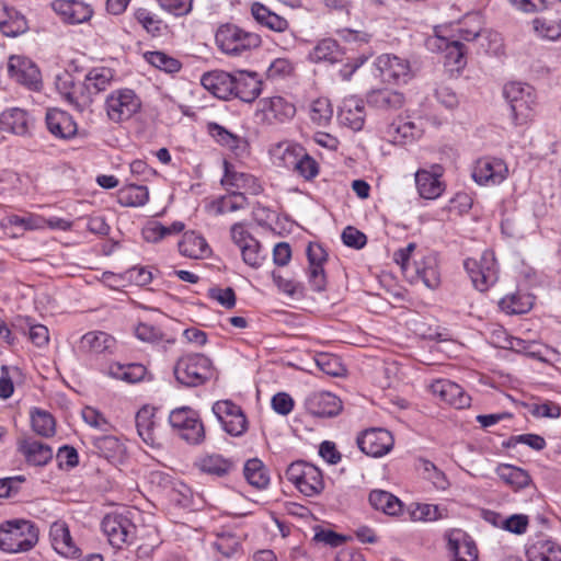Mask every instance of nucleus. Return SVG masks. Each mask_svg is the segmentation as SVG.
<instances>
[{"mask_svg":"<svg viewBox=\"0 0 561 561\" xmlns=\"http://www.w3.org/2000/svg\"><path fill=\"white\" fill-rule=\"evenodd\" d=\"M8 72L16 82L28 88L37 89L41 83V72L37 66L26 57L11 56Z\"/></svg>","mask_w":561,"mask_h":561,"instance_id":"nucleus-14","label":"nucleus"},{"mask_svg":"<svg viewBox=\"0 0 561 561\" xmlns=\"http://www.w3.org/2000/svg\"><path fill=\"white\" fill-rule=\"evenodd\" d=\"M78 83L75 81L73 76L68 71H62L56 76L55 87L60 96L67 101Z\"/></svg>","mask_w":561,"mask_h":561,"instance_id":"nucleus-64","label":"nucleus"},{"mask_svg":"<svg viewBox=\"0 0 561 561\" xmlns=\"http://www.w3.org/2000/svg\"><path fill=\"white\" fill-rule=\"evenodd\" d=\"M221 183L226 186L243 190L244 195L247 193L256 195L261 192V185L253 175L230 170L227 161H225V175Z\"/></svg>","mask_w":561,"mask_h":561,"instance_id":"nucleus-29","label":"nucleus"},{"mask_svg":"<svg viewBox=\"0 0 561 561\" xmlns=\"http://www.w3.org/2000/svg\"><path fill=\"white\" fill-rule=\"evenodd\" d=\"M508 174V168L502 159L484 157L476 161L472 178L481 185L502 183Z\"/></svg>","mask_w":561,"mask_h":561,"instance_id":"nucleus-13","label":"nucleus"},{"mask_svg":"<svg viewBox=\"0 0 561 561\" xmlns=\"http://www.w3.org/2000/svg\"><path fill=\"white\" fill-rule=\"evenodd\" d=\"M195 466L204 473L222 478L228 476L234 468L231 459L218 454H209L199 457Z\"/></svg>","mask_w":561,"mask_h":561,"instance_id":"nucleus-31","label":"nucleus"},{"mask_svg":"<svg viewBox=\"0 0 561 561\" xmlns=\"http://www.w3.org/2000/svg\"><path fill=\"white\" fill-rule=\"evenodd\" d=\"M146 59L150 65L167 73H175L180 71L182 67L178 59L162 51H149L146 54Z\"/></svg>","mask_w":561,"mask_h":561,"instance_id":"nucleus-52","label":"nucleus"},{"mask_svg":"<svg viewBox=\"0 0 561 561\" xmlns=\"http://www.w3.org/2000/svg\"><path fill=\"white\" fill-rule=\"evenodd\" d=\"M179 251L190 259H204L210 253V248L205 238L195 231L185 232L179 242Z\"/></svg>","mask_w":561,"mask_h":561,"instance_id":"nucleus-32","label":"nucleus"},{"mask_svg":"<svg viewBox=\"0 0 561 561\" xmlns=\"http://www.w3.org/2000/svg\"><path fill=\"white\" fill-rule=\"evenodd\" d=\"M317 366L328 376H340L343 367L337 357L328 354H320L316 358Z\"/></svg>","mask_w":561,"mask_h":561,"instance_id":"nucleus-62","label":"nucleus"},{"mask_svg":"<svg viewBox=\"0 0 561 561\" xmlns=\"http://www.w3.org/2000/svg\"><path fill=\"white\" fill-rule=\"evenodd\" d=\"M182 221H174L170 226H164L159 221H150L142 228V237L148 242H159L168 236L180 233L184 229Z\"/></svg>","mask_w":561,"mask_h":561,"instance_id":"nucleus-41","label":"nucleus"},{"mask_svg":"<svg viewBox=\"0 0 561 561\" xmlns=\"http://www.w3.org/2000/svg\"><path fill=\"white\" fill-rule=\"evenodd\" d=\"M251 14L259 24L270 28L271 31L282 33L287 31L289 27V23L285 18L271 11L260 2H254L251 5Z\"/></svg>","mask_w":561,"mask_h":561,"instance_id":"nucleus-33","label":"nucleus"},{"mask_svg":"<svg viewBox=\"0 0 561 561\" xmlns=\"http://www.w3.org/2000/svg\"><path fill=\"white\" fill-rule=\"evenodd\" d=\"M416 274L425 286L435 289L440 284V273L438 270L437 260L433 255L425 256L422 262L416 265Z\"/></svg>","mask_w":561,"mask_h":561,"instance_id":"nucleus-45","label":"nucleus"},{"mask_svg":"<svg viewBox=\"0 0 561 561\" xmlns=\"http://www.w3.org/2000/svg\"><path fill=\"white\" fill-rule=\"evenodd\" d=\"M415 184L420 196L426 199H435L444 191V185L438 176L426 170H419L415 173Z\"/></svg>","mask_w":561,"mask_h":561,"instance_id":"nucleus-36","label":"nucleus"},{"mask_svg":"<svg viewBox=\"0 0 561 561\" xmlns=\"http://www.w3.org/2000/svg\"><path fill=\"white\" fill-rule=\"evenodd\" d=\"M341 124L353 130H360L365 123V107L362 101L354 98L344 100L339 112Z\"/></svg>","mask_w":561,"mask_h":561,"instance_id":"nucleus-28","label":"nucleus"},{"mask_svg":"<svg viewBox=\"0 0 561 561\" xmlns=\"http://www.w3.org/2000/svg\"><path fill=\"white\" fill-rule=\"evenodd\" d=\"M110 374L115 378L135 383L145 378L147 369L141 364H129L126 366L117 364L110 367Z\"/></svg>","mask_w":561,"mask_h":561,"instance_id":"nucleus-49","label":"nucleus"},{"mask_svg":"<svg viewBox=\"0 0 561 561\" xmlns=\"http://www.w3.org/2000/svg\"><path fill=\"white\" fill-rule=\"evenodd\" d=\"M72 95L67 99L70 105H72L79 112H83L90 107L93 99L88 90H85V82H78L75 90L70 92Z\"/></svg>","mask_w":561,"mask_h":561,"instance_id":"nucleus-58","label":"nucleus"},{"mask_svg":"<svg viewBox=\"0 0 561 561\" xmlns=\"http://www.w3.org/2000/svg\"><path fill=\"white\" fill-rule=\"evenodd\" d=\"M366 100L369 106L381 111L399 110L405 102L403 93L388 88L369 91Z\"/></svg>","mask_w":561,"mask_h":561,"instance_id":"nucleus-25","label":"nucleus"},{"mask_svg":"<svg viewBox=\"0 0 561 561\" xmlns=\"http://www.w3.org/2000/svg\"><path fill=\"white\" fill-rule=\"evenodd\" d=\"M117 199L122 206L139 207L148 202L149 192L144 185L128 184L118 191Z\"/></svg>","mask_w":561,"mask_h":561,"instance_id":"nucleus-42","label":"nucleus"},{"mask_svg":"<svg viewBox=\"0 0 561 561\" xmlns=\"http://www.w3.org/2000/svg\"><path fill=\"white\" fill-rule=\"evenodd\" d=\"M18 449L32 466L43 467L53 459L51 447L31 437L21 439Z\"/></svg>","mask_w":561,"mask_h":561,"instance_id":"nucleus-23","label":"nucleus"},{"mask_svg":"<svg viewBox=\"0 0 561 561\" xmlns=\"http://www.w3.org/2000/svg\"><path fill=\"white\" fill-rule=\"evenodd\" d=\"M528 561H561V547L551 539L538 538L526 551Z\"/></svg>","mask_w":561,"mask_h":561,"instance_id":"nucleus-30","label":"nucleus"},{"mask_svg":"<svg viewBox=\"0 0 561 561\" xmlns=\"http://www.w3.org/2000/svg\"><path fill=\"white\" fill-rule=\"evenodd\" d=\"M301 153L302 149L298 146L279 144L274 149L273 156L279 161L280 165L287 169H294Z\"/></svg>","mask_w":561,"mask_h":561,"instance_id":"nucleus-51","label":"nucleus"},{"mask_svg":"<svg viewBox=\"0 0 561 561\" xmlns=\"http://www.w3.org/2000/svg\"><path fill=\"white\" fill-rule=\"evenodd\" d=\"M431 390L433 394L437 396L443 402L456 409L470 407V396L456 382L447 379L436 380L431 385Z\"/></svg>","mask_w":561,"mask_h":561,"instance_id":"nucleus-15","label":"nucleus"},{"mask_svg":"<svg viewBox=\"0 0 561 561\" xmlns=\"http://www.w3.org/2000/svg\"><path fill=\"white\" fill-rule=\"evenodd\" d=\"M460 537L450 536L448 550L453 553V561H477L478 549L476 543L466 535L458 533Z\"/></svg>","mask_w":561,"mask_h":561,"instance_id":"nucleus-35","label":"nucleus"},{"mask_svg":"<svg viewBox=\"0 0 561 561\" xmlns=\"http://www.w3.org/2000/svg\"><path fill=\"white\" fill-rule=\"evenodd\" d=\"M33 431L43 437H50L55 434V420L46 411L36 410L31 415Z\"/></svg>","mask_w":561,"mask_h":561,"instance_id":"nucleus-50","label":"nucleus"},{"mask_svg":"<svg viewBox=\"0 0 561 561\" xmlns=\"http://www.w3.org/2000/svg\"><path fill=\"white\" fill-rule=\"evenodd\" d=\"M140 108L141 101L135 91L130 89L115 90L106 98V114L114 123L130 119Z\"/></svg>","mask_w":561,"mask_h":561,"instance_id":"nucleus-7","label":"nucleus"},{"mask_svg":"<svg viewBox=\"0 0 561 561\" xmlns=\"http://www.w3.org/2000/svg\"><path fill=\"white\" fill-rule=\"evenodd\" d=\"M240 250L244 263L254 268L260 267L266 257L262 253L261 244L256 239H250L249 243H245Z\"/></svg>","mask_w":561,"mask_h":561,"instance_id":"nucleus-55","label":"nucleus"},{"mask_svg":"<svg viewBox=\"0 0 561 561\" xmlns=\"http://www.w3.org/2000/svg\"><path fill=\"white\" fill-rule=\"evenodd\" d=\"M53 10L65 23L80 24L92 18V8L78 0H55L51 2Z\"/></svg>","mask_w":561,"mask_h":561,"instance_id":"nucleus-16","label":"nucleus"},{"mask_svg":"<svg viewBox=\"0 0 561 561\" xmlns=\"http://www.w3.org/2000/svg\"><path fill=\"white\" fill-rule=\"evenodd\" d=\"M115 339L102 331L85 333L81 339V348L91 354L112 353Z\"/></svg>","mask_w":561,"mask_h":561,"instance_id":"nucleus-34","label":"nucleus"},{"mask_svg":"<svg viewBox=\"0 0 561 561\" xmlns=\"http://www.w3.org/2000/svg\"><path fill=\"white\" fill-rule=\"evenodd\" d=\"M499 306L507 314L525 313L533 307V297L522 293L506 295L500 300Z\"/></svg>","mask_w":561,"mask_h":561,"instance_id":"nucleus-44","label":"nucleus"},{"mask_svg":"<svg viewBox=\"0 0 561 561\" xmlns=\"http://www.w3.org/2000/svg\"><path fill=\"white\" fill-rule=\"evenodd\" d=\"M294 170H296L306 180H310L318 174L319 168L314 159L306 153H301L294 167Z\"/></svg>","mask_w":561,"mask_h":561,"instance_id":"nucleus-63","label":"nucleus"},{"mask_svg":"<svg viewBox=\"0 0 561 561\" xmlns=\"http://www.w3.org/2000/svg\"><path fill=\"white\" fill-rule=\"evenodd\" d=\"M47 129L60 139H71L78 133V125L72 116L59 108H49L46 113Z\"/></svg>","mask_w":561,"mask_h":561,"instance_id":"nucleus-19","label":"nucleus"},{"mask_svg":"<svg viewBox=\"0 0 561 561\" xmlns=\"http://www.w3.org/2000/svg\"><path fill=\"white\" fill-rule=\"evenodd\" d=\"M101 526L110 545L117 549L127 543L135 531V525L131 520L127 516L117 513L107 514Z\"/></svg>","mask_w":561,"mask_h":561,"instance_id":"nucleus-10","label":"nucleus"},{"mask_svg":"<svg viewBox=\"0 0 561 561\" xmlns=\"http://www.w3.org/2000/svg\"><path fill=\"white\" fill-rule=\"evenodd\" d=\"M339 44L331 38L320 41L309 54V59L313 62L339 60Z\"/></svg>","mask_w":561,"mask_h":561,"instance_id":"nucleus-48","label":"nucleus"},{"mask_svg":"<svg viewBox=\"0 0 561 561\" xmlns=\"http://www.w3.org/2000/svg\"><path fill=\"white\" fill-rule=\"evenodd\" d=\"M8 222L11 226H18L24 230H37L46 227V219L42 216L30 214L25 217L12 215L8 217Z\"/></svg>","mask_w":561,"mask_h":561,"instance_id":"nucleus-60","label":"nucleus"},{"mask_svg":"<svg viewBox=\"0 0 561 561\" xmlns=\"http://www.w3.org/2000/svg\"><path fill=\"white\" fill-rule=\"evenodd\" d=\"M176 380L187 387H197L209 380L214 375L211 360L203 354H187L175 364Z\"/></svg>","mask_w":561,"mask_h":561,"instance_id":"nucleus-3","label":"nucleus"},{"mask_svg":"<svg viewBox=\"0 0 561 561\" xmlns=\"http://www.w3.org/2000/svg\"><path fill=\"white\" fill-rule=\"evenodd\" d=\"M213 412L228 434L240 436L247 431V417L241 408L233 402L229 400L218 401L213 405Z\"/></svg>","mask_w":561,"mask_h":561,"instance_id":"nucleus-11","label":"nucleus"},{"mask_svg":"<svg viewBox=\"0 0 561 561\" xmlns=\"http://www.w3.org/2000/svg\"><path fill=\"white\" fill-rule=\"evenodd\" d=\"M233 81L232 98L250 103L261 93L262 81L256 72L238 70L234 72Z\"/></svg>","mask_w":561,"mask_h":561,"instance_id":"nucleus-20","label":"nucleus"},{"mask_svg":"<svg viewBox=\"0 0 561 561\" xmlns=\"http://www.w3.org/2000/svg\"><path fill=\"white\" fill-rule=\"evenodd\" d=\"M0 126L3 131L25 136L30 133L31 118L24 110L14 107L0 115Z\"/></svg>","mask_w":561,"mask_h":561,"instance_id":"nucleus-27","label":"nucleus"},{"mask_svg":"<svg viewBox=\"0 0 561 561\" xmlns=\"http://www.w3.org/2000/svg\"><path fill=\"white\" fill-rule=\"evenodd\" d=\"M94 447L99 454L107 460L121 458L125 451V446L115 436L106 435L94 438Z\"/></svg>","mask_w":561,"mask_h":561,"instance_id":"nucleus-47","label":"nucleus"},{"mask_svg":"<svg viewBox=\"0 0 561 561\" xmlns=\"http://www.w3.org/2000/svg\"><path fill=\"white\" fill-rule=\"evenodd\" d=\"M114 72L110 68L99 67L91 69L85 78V90L93 98L94 95L107 90L113 81Z\"/></svg>","mask_w":561,"mask_h":561,"instance_id":"nucleus-38","label":"nucleus"},{"mask_svg":"<svg viewBox=\"0 0 561 561\" xmlns=\"http://www.w3.org/2000/svg\"><path fill=\"white\" fill-rule=\"evenodd\" d=\"M37 541L38 529L30 520H7L0 526V550L4 552L28 551Z\"/></svg>","mask_w":561,"mask_h":561,"instance_id":"nucleus-1","label":"nucleus"},{"mask_svg":"<svg viewBox=\"0 0 561 561\" xmlns=\"http://www.w3.org/2000/svg\"><path fill=\"white\" fill-rule=\"evenodd\" d=\"M243 474L245 480L256 489H264L270 483L267 469L257 458L249 459L244 463Z\"/></svg>","mask_w":561,"mask_h":561,"instance_id":"nucleus-43","label":"nucleus"},{"mask_svg":"<svg viewBox=\"0 0 561 561\" xmlns=\"http://www.w3.org/2000/svg\"><path fill=\"white\" fill-rule=\"evenodd\" d=\"M496 473L505 484L514 490L524 489L531 482L529 473L516 466L502 463L496 468Z\"/></svg>","mask_w":561,"mask_h":561,"instance_id":"nucleus-40","label":"nucleus"},{"mask_svg":"<svg viewBox=\"0 0 561 561\" xmlns=\"http://www.w3.org/2000/svg\"><path fill=\"white\" fill-rule=\"evenodd\" d=\"M241 542L236 535L221 534L217 536L214 548L222 556L229 558L239 551Z\"/></svg>","mask_w":561,"mask_h":561,"instance_id":"nucleus-59","label":"nucleus"},{"mask_svg":"<svg viewBox=\"0 0 561 561\" xmlns=\"http://www.w3.org/2000/svg\"><path fill=\"white\" fill-rule=\"evenodd\" d=\"M333 114L332 106L328 99H317L312 102L310 117L318 125L328 123Z\"/></svg>","mask_w":561,"mask_h":561,"instance_id":"nucleus-57","label":"nucleus"},{"mask_svg":"<svg viewBox=\"0 0 561 561\" xmlns=\"http://www.w3.org/2000/svg\"><path fill=\"white\" fill-rule=\"evenodd\" d=\"M504 96L510 103L513 116L518 124H523L530 118L536 105V95L531 85L510 82L504 87Z\"/></svg>","mask_w":561,"mask_h":561,"instance_id":"nucleus-6","label":"nucleus"},{"mask_svg":"<svg viewBox=\"0 0 561 561\" xmlns=\"http://www.w3.org/2000/svg\"><path fill=\"white\" fill-rule=\"evenodd\" d=\"M375 65L388 83H407L413 78L410 61L397 55L382 54L377 57Z\"/></svg>","mask_w":561,"mask_h":561,"instance_id":"nucleus-9","label":"nucleus"},{"mask_svg":"<svg viewBox=\"0 0 561 561\" xmlns=\"http://www.w3.org/2000/svg\"><path fill=\"white\" fill-rule=\"evenodd\" d=\"M216 43L220 50L227 55L240 56L261 46V36L242 27L227 23L216 32Z\"/></svg>","mask_w":561,"mask_h":561,"instance_id":"nucleus-2","label":"nucleus"},{"mask_svg":"<svg viewBox=\"0 0 561 561\" xmlns=\"http://www.w3.org/2000/svg\"><path fill=\"white\" fill-rule=\"evenodd\" d=\"M393 437L385 428H369L357 437L358 448L370 457H382L393 447Z\"/></svg>","mask_w":561,"mask_h":561,"instance_id":"nucleus-12","label":"nucleus"},{"mask_svg":"<svg viewBox=\"0 0 561 561\" xmlns=\"http://www.w3.org/2000/svg\"><path fill=\"white\" fill-rule=\"evenodd\" d=\"M286 478L307 496H314L324 488L321 471L316 466L305 461L290 463L286 470Z\"/></svg>","mask_w":561,"mask_h":561,"instance_id":"nucleus-5","label":"nucleus"},{"mask_svg":"<svg viewBox=\"0 0 561 561\" xmlns=\"http://www.w3.org/2000/svg\"><path fill=\"white\" fill-rule=\"evenodd\" d=\"M368 500L375 510L390 516H397L402 511V502L392 493L383 490H373Z\"/></svg>","mask_w":561,"mask_h":561,"instance_id":"nucleus-37","label":"nucleus"},{"mask_svg":"<svg viewBox=\"0 0 561 561\" xmlns=\"http://www.w3.org/2000/svg\"><path fill=\"white\" fill-rule=\"evenodd\" d=\"M422 129L410 119L399 117L385 130L387 139L394 145H405L419 138Z\"/></svg>","mask_w":561,"mask_h":561,"instance_id":"nucleus-24","label":"nucleus"},{"mask_svg":"<svg viewBox=\"0 0 561 561\" xmlns=\"http://www.w3.org/2000/svg\"><path fill=\"white\" fill-rule=\"evenodd\" d=\"M154 409L150 407H144L136 414V427L139 436L145 443L151 444L154 440Z\"/></svg>","mask_w":561,"mask_h":561,"instance_id":"nucleus-46","label":"nucleus"},{"mask_svg":"<svg viewBox=\"0 0 561 561\" xmlns=\"http://www.w3.org/2000/svg\"><path fill=\"white\" fill-rule=\"evenodd\" d=\"M49 537L55 551L65 558L78 559L81 557V550L78 548L70 535V530L65 522H55L50 525Z\"/></svg>","mask_w":561,"mask_h":561,"instance_id":"nucleus-17","label":"nucleus"},{"mask_svg":"<svg viewBox=\"0 0 561 561\" xmlns=\"http://www.w3.org/2000/svg\"><path fill=\"white\" fill-rule=\"evenodd\" d=\"M27 30L26 19L15 9L0 0V31L3 35L15 37Z\"/></svg>","mask_w":561,"mask_h":561,"instance_id":"nucleus-26","label":"nucleus"},{"mask_svg":"<svg viewBox=\"0 0 561 561\" xmlns=\"http://www.w3.org/2000/svg\"><path fill=\"white\" fill-rule=\"evenodd\" d=\"M463 265L479 291H486L497 280L496 260L491 251L483 252L479 261L467 259Z\"/></svg>","mask_w":561,"mask_h":561,"instance_id":"nucleus-8","label":"nucleus"},{"mask_svg":"<svg viewBox=\"0 0 561 561\" xmlns=\"http://www.w3.org/2000/svg\"><path fill=\"white\" fill-rule=\"evenodd\" d=\"M208 131L218 144L226 146L231 150L238 149L242 141L240 137L216 123L208 124Z\"/></svg>","mask_w":561,"mask_h":561,"instance_id":"nucleus-54","label":"nucleus"},{"mask_svg":"<svg viewBox=\"0 0 561 561\" xmlns=\"http://www.w3.org/2000/svg\"><path fill=\"white\" fill-rule=\"evenodd\" d=\"M248 205L244 193L231 192L213 201L209 207L216 215H225L244 209Z\"/></svg>","mask_w":561,"mask_h":561,"instance_id":"nucleus-39","label":"nucleus"},{"mask_svg":"<svg viewBox=\"0 0 561 561\" xmlns=\"http://www.w3.org/2000/svg\"><path fill=\"white\" fill-rule=\"evenodd\" d=\"M410 514L413 520H437L445 516L437 505L432 504H416Z\"/></svg>","mask_w":561,"mask_h":561,"instance_id":"nucleus-61","label":"nucleus"},{"mask_svg":"<svg viewBox=\"0 0 561 561\" xmlns=\"http://www.w3.org/2000/svg\"><path fill=\"white\" fill-rule=\"evenodd\" d=\"M169 423L178 435L192 445L205 439L204 424L198 413L190 407H181L171 411Z\"/></svg>","mask_w":561,"mask_h":561,"instance_id":"nucleus-4","label":"nucleus"},{"mask_svg":"<svg viewBox=\"0 0 561 561\" xmlns=\"http://www.w3.org/2000/svg\"><path fill=\"white\" fill-rule=\"evenodd\" d=\"M234 73L216 70L203 75L201 82L203 87L216 98L229 100L233 95Z\"/></svg>","mask_w":561,"mask_h":561,"instance_id":"nucleus-22","label":"nucleus"},{"mask_svg":"<svg viewBox=\"0 0 561 561\" xmlns=\"http://www.w3.org/2000/svg\"><path fill=\"white\" fill-rule=\"evenodd\" d=\"M261 105L266 124L284 123L291 119L296 114L295 105L282 96L264 99L261 101Z\"/></svg>","mask_w":561,"mask_h":561,"instance_id":"nucleus-21","label":"nucleus"},{"mask_svg":"<svg viewBox=\"0 0 561 561\" xmlns=\"http://www.w3.org/2000/svg\"><path fill=\"white\" fill-rule=\"evenodd\" d=\"M306 409L309 413L321 417H332L342 410V401L328 391H319L306 399Z\"/></svg>","mask_w":561,"mask_h":561,"instance_id":"nucleus-18","label":"nucleus"},{"mask_svg":"<svg viewBox=\"0 0 561 561\" xmlns=\"http://www.w3.org/2000/svg\"><path fill=\"white\" fill-rule=\"evenodd\" d=\"M445 65L457 70L466 65L465 46L459 41L446 44Z\"/></svg>","mask_w":561,"mask_h":561,"instance_id":"nucleus-53","label":"nucleus"},{"mask_svg":"<svg viewBox=\"0 0 561 561\" xmlns=\"http://www.w3.org/2000/svg\"><path fill=\"white\" fill-rule=\"evenodd\" d=\"M534 28L543 38L554 41L561 36V24L557 21L537 18L534 20Z\"/></svg>","mask_w":561,"mask_h":561,"instance_id":"nucleus-56","label":"nucleus"}]
</instances>
